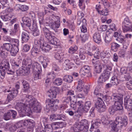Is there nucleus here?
Masks as SVG:
<instances>
[{
	"label": "nucleus",
	"instance_id": "c03bdc74",
	"mask_svg": "<svg viewBox=\"0 0 132 132\" xmlns=\"http://www.w3.org/2000/svg\"><path fill=\"white\" fill-rule=\"evenodd\" d=\"M76 104V106L78 108V111H82V108L83 107V105L82 104L81 101H78L77 102H75Z\"/></svg>",
	"mask_w": 132,
	"mask_h": 132
},
{
	"label": "nucleus",
	"instance_id": "a18cd8bd",
	"mask_svg": "<svg viewBox=\"0 0 132 132\" xmlns=\"http://www.w3.org/2000/svg\"><path fill=\"white\" fill-rule=\"evenodd\" d=\"M38 51L37 48L34 47L33 48L31 51V54L32 55L36 56L38 54Z\"/></svg>",
	"mask_w": 132,
	"mask_h": 132
},
{
	"label": "nucleus",
	"instance_id": "4468645a",
	"mask_svg": "<svg viewBox=\"0 0 132 132\" xmlns=\"http://www.w3.org/2000/svg\"><path fill=\"white\" fill-rule=\"evenodd\" d=\"M21 61V60H19L18 61L15 62L13 60H11V63L12 67V69L14 70L15 72V70H17V69L19 68L22 66Z\"/></svg>",
	"mask_w": 132,
	"mask_h": 132
},
{
	"label": "nucleus",
	"instance_id": "680f3d73",
	"mask_svg": "<svg viewBox=\"0 0 132 132\" xmlns=\"http://www.w3.org/2000/svg\"><path fill=\"white\" fill-rule=\"evenodd\" d=\"M30 48V46L28 45H24L23 47V50L24 52H27L28 51Z\"/></svg>",
	"mask_w": 132,
	"mask_h": 132
},
{
	"label": "nucleus",
	"instance_id": "20e7f679",
	"mask_svg": "<svg viewBox=\"0 0 132 132\" xmlns=\"http://www.w3.org/2000/svg\"><path fill=\"white\" fill-rule=\"evenodd\" d=\"M84 128L87 130L88 129L87 121L86 120H82L80 122H76L74 125L73 129L75 132L82 130Z\"/></svg>",
	"mask_w": 132,
	"mask_h": 132
},
{
	"label": "nucleus",
	"instance_id": "37998d69",
	"mask_svg": "<svg viewBox=\"0 0 132 132\" xmlns=\"http://www.w3.org/2000/svg\"><path fill=\"white\" fill-rule=\"evenodd\" d=\"M11 14H9L5 15H3L1 16V19L4 21H8L10 18H11Z\"/></svg>",
	"mask_w": 132,
	"mask_h": 132
},
{
	"label": "nucleus",
	"instance_id": "393cba45",
	"mask_svg": "<svg viewBox=\"0 0 132 132\" xmlns=\"http://www.w3.org/2000/svg\"><path fill=\"white\" fill-rule=\"evenodd\" d=\"M22 21L23 24L28 27L31 26V20L29 18L27 17H23L22 18Z\"/></svg>",
	"mask_w": 132,
	"mask_h": 132
},
{
	"label": "nucleus",
	"instance_id": "a878e982",
	"mask_svg": "<svg viewBox=\"0 0 132 132\" xmlns=\"http://www.w3.org/2000/svg\"><path fill=\"white\" fill-rule=\"evenodd\" d=\"M122 103L119 102H114V105L113 106L117 111L121 110L123 109V107L122 105Z\"/></svg>",
	"mask_w": 132,
	"mask_h": 132
},
{
	"label": "nucleus",
	"instance_id": "c85d7f7f",
	"mask_svg": "<svg viewBox=\"0 0 132 132\" xmlns=\"http://www.w3.org/2000/svg\"><path fill=\"white\" fill-rule=\"evenodd\" d=\"M54 125L53 123L52 125H47L45 126L44 130L45 132H52L53 129L54 130L53 127Z\"/></svg>",
	"mask_w": 132,
	"mask_h": 132
},
{
	"label": "nucleus",
	"instance_id": "bb28decb",
	"mask_svg": "<svg viewBox=\"0 0 132 132\" xmlns=\"http://www.w3.org/2000/svg\"><path fill=\"white\" fill-rule=\"evenodd\" d=\"M13 47V45L10 43L4 44L1 47L7 52L10 51L11 49Z\"/></svg>",
	"mask_w": 132,
	"mask_h": 132
},
{
	"label": "nucleus",
	"instance_id": "1a4fd4ad",
	"mask_svg": "<svg viewBox=\"0 0 132 132\" xmlns=\"http://www.w3.org/2000/svg\"><path fill=\"white\" fill-rule=\"evenodd\" d=\"M55 17L57 19V20L54 22H51L50 25V27L55 32H57V29L59 27L60 25V18L59 16H57Z\"/></svg>",
	"mask_w": 132,
	"mask_h": 132
},
{
	"label": "nucleus",
	"instance_id": "8fccbe9b",
	"mask_svg": "<svg viewBox=\"0 0 132 132\" xmlns=\"http://www.w3.org/2000/svg\"><path fill=\"white\" fill-rule=\"evenodd\" d=\"M81 40L82 42H85L88 38V36L85 34L81 33L80 35Z\"/></svg>",
	"mask_w": 132,
	"mask_h": 132
},
{
	"label": "nucleus",
	"instance_id": "6e6d98bb",
	"mask_svg": "<svg viewBox=\"0 0 132 132\" xmlns=\"http://www.w3.org/2000/svg\"><path fill=\"white\" fill-rule=\"evenodd\" d=\"M93 53H94V55L96 59H98L100 58V56H101V55H100V52L98 51H97L96 52H95L94 51H93Z\"/></svg>",
	"mask_w": 132,
	"mask_h": 132
},
{
	"label": "nucleus",
	"instance_id": "7ed1b4c3",
	"mask_svg": "<svg viewBox=\"0 0 132 132\" xmlns=\"http://www.w3.org/2000/svg\"><path fill=\"white\" fill-rule=\"evenodd\" d=\"M5 70L7 74L13 75L14 73V70L12 69L10 67L9 62L6 59H3L0 64V70H3L6 73Z\"/></svg>",
	"mask_w": 132,
	"mask_h": 132
},
{
	"label": "nucleus",
	"instance_id": "864d4df0",
	"mask_svg": "<svg viewBox=\"0 0 132 132\" xmlns=\"http://www.w3.org/2000/svg\"><path fill=\"white\" fill-rule=\"evenodd\" d=\"M130 26H127V25H122V29L123 31L125 32L127 31H130Z\"/></svg>",
	"mask_w": 132,
	"mask_h": 132
},
{
	"label": "nucleus",
	"instance_id": "aec40b11",
	"mask_svg": "<svg viewBox=\"0 0 132 132\" xmlns=\"http://www.w3.org/2000/svg\"><path fill=\"white\" fill-rule=\"evenodd\" d=\"M91 103L90 101H87L85 103L84 107L82 108V111H83L85 112H86L90 109L91 106Z\"/></svg>",
	"mask_w": 132,
	"mask_h": 132
},
{
	"label": "nucleus",
	"instance_id": "a211bd4d",
	"mask_svg": "<svg viewBox=\"0 0 132 132\" xmlns=\"http://www.w3.org/2000/svg\"><path fill=\"white\" fill-rule=\"evenodd\" d=\"M93 39L96 43H100L101 41V37L100 34L98 32L95 33L93 36Z\"/></svg>",
	"mask_w": 132,
	"mask_h": 132
},
{
	"label": "nucleus",
	"instance_id": "f3484780",
	"mask_svg": "<svg viewBox=\"0 0 132 132\" xmlns=\"http://www.w3.org/2000/svg\"><path fill=\"white\" fill-rule=\"evenodd\" d=\"M40 47L42 50L45 52H48L51 48L50 46L46 43H42Z\"/></svg>",
	"mask_w": 132,
	"mask_h": 132
},
{
	"label": "nucleus",
	"instance_id": "f8f14e48",
	"mask_svg": "<svg viewBox=\"0 0 132 132\" xmlns=\"http://www.w3.org/2000/svg\"><path fill=\"white\" fill-rule=\"evenodd\" d=\"M74 63L72 60L70 61L68 60H65L63 64V68L64 70H68L71 68L74 65Z\"/></svg>",
	"mask_w": 132,
	"mask_h": 132
},
{
	"label": "nucleus",
	"instance_id": "9d476101",
	"mask_svg": "<svg viewBox=\"0 0 132 132\" xmlns=\"http://www.w3.org/2000/svg\"><path fill=\"white\" fill-rule=\"evenodd\" d=\"M124 105L125 108L128 111H132V99L131 97L125 99Z\"/></svg>",
	"mask_w": 132,
	"mask_h": 132
},
{
	"label": "nucleus",
	"instance_id": "7c9ffc66",
	"mask_svg": "<svg viewBox=\"0 0 132 132\" xmlns=\"http://www.w3.org/2000/svg\"><path fill=\"white\" fill-rule=\"evenodd\" d=\"M102 66L103 67L105 66V65H103L102 63H100L99 64H96V65L95 67V70L96 73H100L101 72L102 69Z\"/></svg>",
	"mask_w": 132,
	"mask_h": 132
},
{
	"label": "nucleus",
	"instance_id": "58836bf2",
	"mask_svg": "<svg viewBox=\"0 0 132 132\" xmlns=\"http://www.w3.org/2000/svg\"><path fill=\"white\" fill-rule=\"evenodd\" d=\"M131 23L130 20L128 18H125L123 22H122V25H129L131 26L132 25Z\"/></svg>",
	"mask_w": 132,
	"mask_h": 132
},
{
	"label": "nucleus",
	"instance_id": "69168bd1",
	"mask_svg": "<svg viewBox=\"0 0 132 132\" xmlns=\"http://www.w3.org/2000/svg\"><path fill=\"white\" fill-rule=\"evenodd\" d=\"M94 110V108H92L89 111V116L92 117H94L95 116Z\"/></svg>",
	"mask_w": 132,
	"mask_h": 132
},
{
	"label": "nucleus",
	"instance_id": "3c124183",
	"mask_svg": "<svg viewBox=\"0 0 132 132\" xmlns=\"http://www.w3.org/2000/svg\"><path fill=\"white\" fill-rule=\"evenodd\" d=\"M100 123L98 121H96L93 124L90 129V131H92V129L94 128H96L97 127V126H98Z\"/></svg>",
	"mask_w": 132,
	"mask_h": 132
},
{
	"label": "nucleus",
	"instance_id": "4be33fe9",
	"mask_svg": "<svg viewBox=\"0 0 132 132\" xmlns=\"http://www.w3.org/2000/svg\"><path fill=\"white\" fill-rule=\"evenodd\" d=\"M22 83L24 87V91L25 93H29L30 91L29 84L25 80H23Z\"/></svg>",
	"mask_w": 132,
	"mask_h": 132
},
{
	"label": "nucleus",
	"instance_id": "c9c22d12",
	"mask_svg": "<svg viewBox=\"0 0 132 132\" xmlns=\"http://www.w3.org/2000/svg\"><path fill=\"white\" fill-rule=\"evenodd\" d=\"M7 52L4 50V49L1 47L0 48V56L2 58L6 57L7 55Z\"/></svg>",
	"mask_w": 132,
	"mask_h": 132
},
{
	"label": "nucleus",
	"instance_id": "6e6552de",
	"mask_svg": "<svg viewBox=\"0 0 132 132\" xmlns=\"http://www.w3.org/2000/svg\"><path fill=\"white\" fill-rule=\"evenodd\" d=\"M60 89L57 87H54L52 89L48 90L47 92L48 96L51 98H55L57 94L59 93Z\"/></svg>",
	"mask_w": 132,
	"mask_h": 132
},
{
	"label": "nucleus",
	"instance_id": "b1692460",
	"mask_svg": "<svg viewBox=\"0 0 132 132\" xmlns=\"http://www.w3.org/2000/svg\"><path fill=\"white\" fill-rule=\"evenodd\" d=\"M54 125L53 127L54 128V130H56L59 128H62L66 126L65 124L63 122H58L53 123Z\"/></svg>",
	"mask_w": 132,
	"mask_h": 132
},
{
	"label": "nucleus",
	"instance_id": "ea45409f",
	"mask_svg": "<svg viewBox=\"0 0 132 132\" xmlns=\"http://www.w3.org/2000/svg\"><path fill=\"white\" fill-rule=\"evenodd\" d=\"M112 37V35L111 34L108 35L106 34L105 39V43L107 44L109 43L111 40Z\"/></svg>",
	"mask_w": 132,
	"mask_h": 132
},
{
	"label": "nucleus",
	"instance_id": "f704fd0d",
	"mask_svg": "<svg viewBox=\"0 0 132 132\" xmlns=\"http://www.w3.org/2000/svg\"><path fill=\"white\" fill-rule=\"evenodd\" d=\"M63 78L64 81L69 83L71 82L73 80V77L71 76L65 75Z\"/></svg>",
	"mask_w": 132,
	"mask_h": 132
},
{
	"label": "nucleus",
	"instance_id": "4c0bfd02",
	"mask_svg": "<svg viewBox=\"0 0 132 132\" xmlns=\"http://www.w3.org/2000/svg\"><path fill=\"white\" fill-rule=\"evenodd\" d=\"M62 101L64 103H68L72 101L71 97L70 96L63 97L62 99Z\"/></svg>",
	"mask_w": 132,
	"mask_h": 132
},
{
	"label": "nucleus",
	"instance_id": "052dcab7",
	"mask_svg": "<svg viewBox=\"0 0 132 132\" xmlns=\"http://www.w3.org/2000/svg\"><path fill=\"white\" fill-rule=\"evenodd\" d=\"M24 68L25 69H22L23 72V73L22 75H27L30 73V69H31L28 68Z\"/></svg>",
	"mask_w": 132,
	"mask_h": 132
},
{
	"label": "nucleus",
	"instance_id": "2f4dec72",
	"mask_svg": "<svg viewBox=\"0 0 132 132\" xmlns=\"http://www.w3.org/2000/svg\"><path fill=\"white\" fill-rule=\"evenodd\" d=\"M64 54L60 51H59L56 53L54 57L57 60H61L63 58Z\"/></svg>",
	"mask_w": 132,
	"mask_h": 132
},
{
	"label": "nucleus",
	"instance_id": "774afa93",
	"mask_svg": "<svg viewBox=\"0 0 132 132\" xmlns=\"http://www.w3.org/2000/svg\"><path fill=\"white\" fill-rule=\"evenodd\" d=\"M16 127L14 125H11L9 128V130L11 132H14L16 130Z\"/></svg>",
	"mask_w": 132,
	"mask_h": 132
},
{
	"label": "nucleus",
	"instance_id": "e433bc0d",
	"mask_svg": "<svg viewBox=\"0 0 132 132\" xmlns=\"http://www.w3.org/2000/svg\"><path fill=\"white\" fill-rule=\"evenodd\" d=\"M52 39L49 41L50 43L53 45L57 46L59 45L57 42L58 41L57 39L55 38L54 36Z\"/></svg>",
	"mask_w": 132,
	"mask_h": 132
},
{
	"label": "nucleus",
	"instance_id": "09e8293b",
	"mask_svg": "<svg viewBox=\"0 0 132 132\" xmlns=\"http://www.w3.org/2000/svg\"><path fill=\"white\" fill-rule=\"evenodd\" d=\"M11 116V113L9 111L7 112L4 114V119L6 120H9Z\"/></svg>",
	"mask_w": 132,
	"mask_h": 132
},
{
	"label": "nucleus",
	"instance_id": "de8ad7c7",
	"mask_svg": "<svg viewBox=\"0 0 132 132\" xmlns=\"http://www.w3.org/2000/svg\"><path fill=\"white\" fill-rule=\"evenodd\" d=\"M116 40L120 43H123L125 41L124 40V37L122 36L120 34H119V36L116 39Z\"/></svg>",
	"mask_w": 132,
	"mask_h": 132
},
{
	"label": "nucleus",
	"instance_id": "6ab92c4d",
	"mask_svg": "<svg viewBox=\"0 0 132 132\" xmlns=\"http://www.w3.org/2000/svg\"><path fill=\"white\" fill-rule=\"evenodd\" d=\"M27 65L28 67H27L28 68L31 69L32 70H33L32 69V67L34 68H35V67H37L38 64H39L37 63H33L32 62V60L30 58H28V61L27 62Z\"/></svg>",
	"mask_w": 132,
	"mask_h": 132
},
{
	"label": "nucleus",
	"instance_id": "dca6fc26",
	"mask_svg": "<svg viewBox=\"0 0 132 132\" xmlns=\"http://www.w3.org/2000/svg\"><path fill=\"white\" fill-rule=\"evenodd\" d=\"M21 36L22 40L25 42H27L30 38L29 32L25 30L23 32Z\"/></svg>",
	"mask_w": 132,
	"mask_h": 132
},
{
	"label": "nucleus",
	"instance_id": "4d7b16f0",
	"mask_svg": "<svg viewBox=\"0 0 132 132\" xmlns=\"http://www.w3.org/2000/svg\"><path fill=\"white\" fill-rule=\"evenodd\" d=\"M126 85L127 87L129 90L132 89V81H130L127 82Z\"/></svg>",
	"mask_w": 132,
	"mask_h": 132
},
{
	"label": "nucleus",
	"instance_id": "f257e3e1",
	"mask_svg": "<svg viewBox=\"0 0 132 132\" xmlns=\"http://www.w3.org/2000/svg\"><path fill=\"white\" fill-rule=\"evenodd\" d=\"M25 97L26 105L22 103L18 102L15 106V108L20 115L23 117L30 115L32 111L36 113L40 111L42 107L36 99L29 94H26Z\"/></svg>",
	"mask_w": 132,
	"mask_h": 132
},
{
	"label": "nucleus",
	"instance_id": "338daca9",
	"mask_svg": "<svg viewBox=\"0 0 132 132\" xmlns=\"http://www.w3.org/2000/svg\"><path fill=\"white\" fill-rule=\"evenodd\" d=\"M117 111L115 110L113 106L110 107L109 109V111L111 114H113L114 112Z\"/></svg>",
	"mask_w": 132,
	"mask_h": 132
},
{
	"label": "nucleus",
	"instance_id": "0eeeda50",
	"mask_svg": "<svg viewBox=\"0 0 132 132\" xmlns=\"http://www.w3.org/2000/svg\"><path fill=\"white\" fill-rule=\"evenodd\" d=\"M32 70L34 71L33 76L35 80H37L39 79L40 78L41 73L42 71L41 67L39 64H38L37 67H35V68L32 67Z\"/></svg>",
	"mask_w": 132,
	"mask_h": 132
},
{
	"label": "nucleus",
	"instance_id": "5701e85b",
	"mask_svg": "<svg viewBox=\"0 0 132 132\" xmlns=\"http://www.w3.org/2000/svg\"><path fill=\"white\" fill-rule=\"evenodd\" d=\"M38 59L39 61L42 64L43 67L46 68L47 65V60L44 59V57L42 56H40Z\"/></svg>",
	"mask_w": 132,
	"mask_h": 132
},
{
	"label": "nucleus",
	"instance_id": "bf43d9fd",
	"mask_svg": "<svg viewBox=\"0 0 132 132\" xmlns=\"http://www.w3.org/2000/svg\"><path fill=\"white\" fill-rule=\"evenodd\" d=\"M40 32L38 29H36V30L32 31V34L35 36H38Z\"/></svg>",
	"mask_w": 132,
	"mask_h": 132
},
{
	"label": "nucleus",
	"instance_id": "72a5a7b5",
	"mask_svg": "<svg viewBox=\"0 0 132 132\" xmlns=\"http://www.w3.org/2000/svg\"><path fill=\"white\" fill-rule=\"evenodd\" d=\"M110 81L112 85H117L119 84V81L116 77L114 76L111 78Z\"/></svg>",
	"mask_w": 132,
	"mask_h": 132
},
{
	"label": "nucleus",
	"instance_id": "cd10ccee",
	"mask_svg": "<svg viewBox=\"0 0 132 132\" xmlns=\"http://www.w3.org/2000/svg\"><path fill=\"white\" fill-rule=\"evenodd\" d=\"M84 84V81L79 79L77 87V90L79 92L81 91L83 89Z\"/></svg>",
	"mask_w": 132,
	"mask_h": 132
},
{
	"label": "nucleus",
	"instance_id": "2eb2a0df",
	"mask_svg": "<svg viewBox=\"0 0 132 132\" xmlns=\"http://www.w3.org/2000/svg\"><path fill=\"white\" fill-rule=\"evenodd\" d=\"M43 30L45 38L49 41L54 36H52L50 32L48 29L46 28H44L43 29Z\"/></svg>",
	"mask_w": 132,
	"mask_h": 132
},
{
	"label": "nucleus",
	"instance_id": "39448f33",
	"mask_svg": "<svg viewBox=\"0 0 132 132\" xmlns=\"http://www.w3.org/2000/svg\"><path fill=\"white\" fill-rule=\"evenodd\" d=\"M59 102V100H57L47 99L46 100V107L53 111H55L58 108L57 104Z\"/></svg>",
	"mask_w": 132,
	"mask_h": 132
},
{
	"label": "nucleus",
	"instance_id": "423d86ee",
	"mask_svg": "<svg viewBox=\"0 0 132 132\" xmlns=\"http://www.w3.org/2000/svg\"><path fill=\"white\" fill-rule=\"evenodd\" d=\"M110 73V72L109 71L104 70L103 73L99 77L98 82L101 83L105 82L109 78Z\"/></svg>",
	"mask_w": 132,
	"mask_h": 132
},
{
	"label": "nucleus",
	"instance_id": "13d9d810",
	"mask_svg": "<svg viewBox=\"0 0 132 132\" xmlns=\"http://www.w3.org/2000/svg\"><path fill=\"white\" fill-rule=\"evenodd\" d=\"M98 13L101 15H106L108 14V11L106 9L101 11H98Z\"/></svg>",
	"mask_w": 132,
	"mask_h": 132
},
{
	"label": "nucleus",
	"instance_id": "c756f323",
	"mask_svg": "<svg viewBox=\"0 0 132 132\" xmlns=\"http://www.w3.org/2000/svg\"><path fill=\"white\" fill-rule=\"evenodd\" d=\"M18 51V47L14 46H13V47L11 49L10 52L12 56H14Z\"/></svg>",
	"mask_w": 132,
	"mask_h": 132
},
{
	"label": "nucleus",
	"instance_id": "49530a36",
	"mask_svg": "<svg viewBox=\"0 0 132 132\" xmlns=\"http://www.w3.org/2000/svg\"><path fill=\"white\" fill-rule=\"evenodd\" d=\"M77 50V46H74L71 47L69 49V52L71 54H73Z\"/></svg>",
	"mask_w": 132,
	"mask_h": 132
},
{
	"label": "nucleus",
	"instance_id": "a19ab883",
	"mask_svg": "<svg viewBox=\"0 0 132 132\" xmlns=\"http://www.w3.org/2000/svg\"><path fill=\"white\" fill-rule=\"evenodd\" d=\"M54 83L57 86L61 85L62 83V80L60 78H57L55 79Z\"/></svg>",
	"mask_w": 132,
	"mask_h": 132
},
{
	"label": "nucleus",
	"instance_id": "ddd939ff",
	"mask_svg": "<svg viewBox=\"0 0 132 132\" xmlns=\"http://www.w3.org/2000/svg\"><path fill=\"white\" fill-rule=\"evenodd\" d=\"M18 93L17 90L13 88L11 92L9 93L7 96V100L9 102L17 96Z\"/></svg>",
	"mask_w": 132,
	"mask_h": 132
},
{
	"label": "nucleus",
	"instance_id": "e2e57ef3",
	"mask_svg": "<svg viewBox=\"0 0 132 132\" xmlns=\"http://www.w3.org/2000/svg\"><path fill=\"white\" fill-rule=\"evenodd\" d=\"M0 71L1 74V76H0V81H2V79L5 77V72H4L3 70H1Z\"/></svg>",
	"mask_w": 132,
	"mask_h": 132
},
{
	"label": "nucleus",
	"instance_id": "9b49d317",
	"mask_svg": "<svg viewBox=\"0 0 132 132\" xmlns=\"http://www.w3.org/2000/svg\"><path fill=\"white\" fill-rule=\"evenodd\" d=\"M123 95L121 94L118 93L112 96L113 102L123 103Z\"/></svg>",
	"mask_w": 132,
	"mask_h": 132
},
{
	"label": "nucleus",
	"instance_id": "f03ea898",
	"mask_svg": "<svg viewBox=\"0 0 132 132\" xmlns=\"http://www.w3.org/2000/svg\"><path fill=\"white\" fill-rule=\"evenodd\" d=\"M103 124L108 125V123L110 125L111 127V131L112 132H118L119 128L123 126H126L127 124V119L126 117L124 118L123 119L120 117L116 118L115 122L111 121L109 122L107 119L103 117L101 120Z\"/></svg>",
	"mask_w": 132,
	"mask_h": 132
},
{
	"label": "nucleus",
	"instance_id": "79ce46f5",
	"mask_svg": "<svg viewBox=\"0 0 132 132\" xmlns=\"http://www.w3.org/2000/svg\"><path fill=\"white\" fill-rule=\"evenodd\" d=\"M120 45L116 43H113L111 44V48L112 50L116 51L120 47Z\"/></svg>",
	"mask_w": 132,
	"mask_h": 132
},
{
	"label": "nucleus",
	"instance_id": "473e14b6",
	"mask_svg": "<svg viewBox=\"0 0 132 132\" xmlns=\"http://www.w3.org/2000/svg\"><path fill=\"white\" fill-rule=\"evenodd\" d=\"M79 72L81 76L82 77H87L89 73L82 67L80 69Z\"/></svg>",
	"mask_w": 132,
	"mask_h": 132
},
{
	"label": "nucleus",
	"instance_id": "0e129e2a",
	"mask_svg": "<svg viewBox=\"0 0 132 132\" xmlns=\"http://www.w3.org/2000/svg\"><path fill=\"white\" fill-rule=\"evenodd\" d=\"M9 112L11 113V115L12 116L13 118L14 119L15 118L17 115L16 112L13 110H10L9 111Z\"/></svg>",
	"mask_w": 132,
	"mask_h": 132
},
{
	"label": "nucleus",
	"instance_id": "5fc2aeb1",
	"mask_svg": "<svg viewBox=\"0 0 132 132\" xmlns=\"http://www.w3.org/2000/svg\"><path fill=\"white\" fill-rule=\"evenodd\" d=\"M57 120H64L65 116L63 114H57Z\"/></svg>",
	"mask_w": 132,
	"mask_h": 132
},
{
	"label": "nucleus",
	"instance_id": "412c9836",
	"mask_svg": "<svg viewBox=\"0 0 132 132\" xmlns=\"http://www.w3.org/2000/svg\"><path fill=\"white\" fill-rule=\"evenodd\" d=\"M15 8L16 10L19 9L22 12L27 11L28 9V7L26 5H17L15 6Z\"/></svg>",
	"mask_w": 132,
	"mask_h": 132
},
{
	"label": "nucleus",
	"instance_id": "603ef678",
	"mask_svg": "<svg viewBox=\"0 0 132 132\" xmlns=\"http://www.w3.org/2000/svg\"><path fill=\"white\" fill-rule=\"evenodd\" d=\"M97 106L98 109L100 110V112H103L105 110V106L102 104H98Z\"/></svg>",
	"mask_w": 132,
	"mask_h": 132
}]
</instances>
